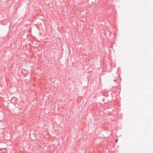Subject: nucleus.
<instances>
[{"mask_svg":"<svg viewBox=\"0 0 153 153\" xmlns=\"http://www.w3.org/2000/svg\"><path fill=\"white\" fill-rule=\"evenodd\" d=\"M117 141H118V139H117V140H116V143H117Z\"/></svg>","mask_w":153,"mask_h":153,"instance_id":"obj_1","label":"nucleus"}]
</instances>
